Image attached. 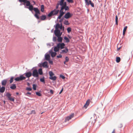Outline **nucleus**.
I'll return each mask as SVG.
<instances>
[{
  "mask_svg": "<svg viewBox=\"0 0 133 133\" xmlns=\"http://www.w3.org/2000/svg\"><path fill=\"white\" fill-rule=\"evenodd\" d=\"M34 5L31 4L30 1H28L27 3L24 6V8L28 9L30 11L33 10L35 12L34 15L35 17L37 19H39V17L38 15L40 14V11L38 8L37 7H34L33 6Z\"/></svg>",
  "mask_w": 133,
  "mask_h": 133,
  "instance_id": "1",
  "label": "nucleus"
},
{
  "mask_svg": "<svg viewBox=\"0 0 133 133\" xmlns=\"http://www.w3.org/2000/svg\"><path fill=\"white\" fill-rule=\"evenodd\" d=\"M63 39V37H62L55 36L54 35H53L52 40L55 42H56L57 41L58 43L62 42Z\"/></svg>",
  "mask_w": 133,
  "mask_h": 133,
  "instance_id": "2",
  "label": "nucleus"
},
{
  "mask_svg": "<svg viewBox=\"0 0 133 133\" xmlns=\"http://www.w3.org/2000/svg\"><path fill=\"white\" fill-rule=\"evenodd\" d=\"M64 31H62V30L57 29L56 28L54 31V34L55 35V36L61 37V36Z\"/></svg>",
  "mask_w": 133,
  "mask_h": 133,
  "instance_id": "3",
  "label": "nucleus"
},
{
  "mask_svg": "<svg viewBox=\"0 0 133 133\" xmlns=\"http://www.w3.org/2000/svg\"><path fill=\"white\" fill-rule=\"evenodd\" d=\"M36 67L33 68L31 70V71L32 70V75L35 77L37 78V79H38L39 78V76L37 71V70L35 69Z\"/></svg>",
  "mask_w": 133,
  "mask_h": 133,
  "instance_id": "4",
  "label": "nucleus"
},
{
  "mask_svg": "<svg viewBox=\"0 0 133 133\" xmlns=\"http://www.w3.org/2000/svg\"><path fill=\"white\" fill-rule=\"evenodd\" d=\"M54 27L55 28V29L57 28V29L62 30V31L64 30V27L62 23H61L60 24L58 23H57L54 25Z\"/></svg>",
  "mask_w": 133,
  "mask_h": 133,
  "instance_id": "5",
  "label": "nucleus"
},
{
  "mask_svg": "<svg viewBox=\"0 0 133 133\" xmlns=\"http://www.w3.org/2000/svg\"><path fill=\"white\" fill-rule=\"evenodd\" d=\"M6 96L7 97L9 101H10L13 102H14L15 101V99L14 97H11V94L9 92L6 93Z\"/></svg>",
  "mask_w": 133,
  "mask_h": 133,
  "instance_id": "6",
  "label": "nucleus"
},
{
  "mask_svg": "<svg viewBox=\"0 0 133 133\" xmlns=\"http://www.w3.org/2000/svg\"><path fill=\"white\" fill-rule=\"evenodd\" d=\"M26 78V77L23 76V75H21L15 78L14 79L16 82H19L23 81Z\"/></svg>",
  "mask_w": 133,
  "mask_h": 133,
  "instance_id": "7",
  "label": "nucleus"
},
{
  "mask_svg": "<svg viewBox=\"0 0 133 133\" xmlns=\"http://www.w3.org/2000/svg\"><path fill=\"white\" fill-rule=\"evenodd\" d=\"M56 44H57L56 43ZM57 44L58 45L60 49H64L65 47V44L64 43L61 42V43H57Z\"/></svg>",
  "mask_w": 133,
  "mask_h": 133,
  "instance_id": "8",
  "label": "nucleus"
},
{
  "mask_svg": "<svg viewBox=\"0 0 133 133\" xmlns=\"http://www.w3.org/2000/svg\"><path fill=\"white\" fill-rule=\"evenodd\" d=\"M72 15V14L70 13L69 12H67L65 14L64 16V17L66 19H68L71 17Z\"/></svg>",
  "mask_w": 133,
  "mask_h": 133,
  "instance_id": "9",
  "label": "nucleus"
},
{
  "mask_svg": "<svg viewBox=\"0 0 133 133\" xmlns=\"http://www.w3.org/2000/svg\"><path fill=\"white\" fill-rule=\"evenodd\" d=\"M48 52L51 55V56L52 58H54L57 54V52L53 51L52 49L49 50Z\"/></svg>",
  "mask_w": 133,
  "mask_h": 133,
  "instance_id": "10",
  "label": "nucleus"
},
{
  "mask_svg": "<svg viewBox=\"0 0 133 133\" xmlns=\"http://www.w3.org/2000/svg\"><path fill=\"white\" fill-rule=\"evenodd\" d=\"M50 59V53L48 52L46 53L44 55V60H49Z\"/></svg>",
  "mask_w": 133,
  "mask_h": 133,
  "instance_id": "11",
  "label": "nucleus"
},
{
  "mask_svg": "<svg viewBox=\"0 0 133 133\" xmlns=\"http://www.w3.org/2000/svg\"><path fill=\"white\" fill-rule=\"evenodd\" d=\"M64 49L61 50V51L60 52V54H65L68 53L69 50L67 47L65 46Z\"/></svg>",
  "mask_w": 133,
  "mask_h": 133,
  "instance_id": "12",
  "label": "nucleus"
},
{
  "mask_svg": "<svg viewBox=\"0 0 133 133\" xmlns=\"http://www.w3.org/2000/svg\"><path fill=\"white\" fill-rule=\"evenodd\" d=\"M54 49V51L56 52H59V50H60L58 45L57 44L56 46H54L51 49Z\"/></svg>",
  "mask_w": 133,
  "mask_h": 133,
  "instance_id": "13",
  "label": "nucleus"
},
{
  "mask_svg": "<svg viewBox=\"0 0 133 133\" xmlns=\"http://www.w3.org/2000/svg\"><path fill=\"white\" fill-rule=\"evenodd\" d=\"M86 5L88 6L90 5L92 7H94V4L90 0H89L86 3Z\"/></svg>",
  "mask_w": 133,
  "mask_h": 133,
  "instance_id": "14",
  "label": "nucleus"
},
{
  "mask_svg": "<svg viewBox=\"0 0 133 133\" xmlns=\"http://www.w3.org/2000/svg\"><path fill=\"white\" fill-rule=\"evenodd\" d=\"M23 75H25V76L27 78H29L31 77L32 75V73L30 71L29 72H26L25 73H24Z\"/></svg>",
  "mask_w": 133,
  "mask_h": 133,
  "instance_id": "15",
  "label": "nucleus"
},
{
  "mask_svg": "<svg viewBox=\"0 0 133 133\" xmlns=\"http://www.w3.org/2000/svg\"><path fill=\"white\" fill-rule=\"evenodd\" d=\"M43 64V67L44 68H48L49 67V66L48 65V63L46 61H45L43 63H42Z\"/></svg>",
  "mask_w": 133,
  "mask_h": 133,
  "instance_id": "16",
  "label": "nucleus"
},
{
  "mask_svg": "<svg viewBox=\"0 0 133 133\" xmlns=\"http://www.w3.org/2000/svg\"><path fill=\"white\" fill-rule=\"evenodd\" d=\"M7 79H4L2 80L1 82V85L2 86H4L6 85L7 82Z\"/></svg>",
  "mask_w": 133,
  "mask_h": 133,
  "instance_id": "17",
  "label": "nucleus"
},
{
  "mask_svg": "<svg viewBox=\"0 0 133 133\" xmlns=\"http://www.w3.org/2000/svg\"><path fill=\"white\" fill-rule=\"evenodd\" d=\"M90 99H88L86 102L85 103L84 105V107L86 109L87 108L88 106L89 105L90 102Z\"/></svg>",
  "mask_w": 133,
  "mask_h": 133,
  "instance_id": "18",
  "label": "nucleus"
},
{
  "mask_svg": "<svg viewBox=\"0 0 133 133\" xmlns=\"http://www.w3.org/2000/svg\"><path fill=\"white\" fill-rule=\"evenodd\" d=\"M5 87L4 86H2L1 87V85H0V92L1 93H3L4 92L5 90Z\"/></svg>",
  "mask_w": 133,
  "mask_h": 133,
  "instance_id": "19",
  "label": "nucleus"
},
{
  "mask_svg": "<svg viewBox=\"0 0 133 133\" xmlns=\"http://www.w3.org/2000/svg\"><path fill=\"white\" fill-rule=\"evenodd\" d=\"M63 39L64 42L66 43H68L70 41L69 39L66 36L64 37Z\"/></svg>",
  "mask_w": 133,
  "mask_h": 133,
  "instance_id": "20",
  "label": "nucleus"
},
{
  "mask_svg": "<svg viewBox=\"0 0 133 133\" xmlns=\"http://www.w3.org/2000/svg\"><path fill=\"white\" fill-rule=\"evenodd\" d=\"M59 10H56V9H54V10H52V13H53V15H57Z\"/></svg>",
  "mask_w": 133,
  "mask_h": 133,
  "instance_id": "21",
  "label": "nucleus"
},
{
  "mask_svg": "<svg viewBox=\"0 0 133 133\" xmlns=\"http://www.w3.org/2000/svg\"><path fill=\"white\" fill-rule=\"evenodd\" d=\"M37 71L38 75H42L43 74V71H42V69L40 68L38 69V70H37Z\"/></svg>",
  "mask_w": 133,
  "mask_h": 133,
  "instance_id": "22",
  "label": "nucleus"
},
{
  "mask_svg": "<svg viewBox=\"0 0 133 133\" xmlns=\"http://www.w3.org/2000/svg\"><path fill=\"white\" fill-rule=\"evenodd\" d=\"M16 88V87L15 84H12L11 85L10 88L12 90L15 89Z\"/></svg>",
  "mask_w": 133,
  "mask_h": 133,
  "instance_id": "23",
  "label": "nucleus"
},
{
  "mask_svg": "<svg viewBox=\"0 0 133 133\" xmlns=\"http://www.w3.org/2000/svg\"><path fill=\"white\" fill-rule=\"evenodd\" d=\"M46 18V16L45 15H42L40 16V19L42 21L45 20Z\"/></svg>",
  "mask_w": 133,
  "mask_h": 133,
  "instance_id": "24",
  "label": "nucleus"
},
{
  "mask_svg": "<svg viewBox=\"0 0 133 133\" xmlns=\"http://www.w3.org/2000/svg\"><path fill=\"white\" fill-rule=\"evenodd\" d=\"M57 78V77L56 76L49 77V79L53 81H55Z\"/></svg>",
  "mask_w": 133,
  "mask_h": 133,
  "instance_id": "25",
  "label": "nucleus"
},
{
  "mask_svg": "<svg viewBox=\"0 0 133 133\" xmlns=\"http://www.w3.org/2000/svg\"><path fill=\"white\" fill-rule=\"evenodd\" d=\"M40 81L41 82H42L43 84H45V82L44 77L43 76L42 78H41L40 79Z\"/></svg>",
  "mask_w": 133,
  "mask_h": 133,
  "instance_id": "26",
  "label": "nucleus"
},
{
  "mask_svg": "<svg viewBox=\"0 0 133 133\" xmlns=\"http://www.w3.org/2000/svg\"><path fill=\"white\" fill-rule=\"evenodd\" d=\"M41 90H40L39 91H36L35 94L36 95L38 96H42V94L41 93Z\"/></svg>",
  "mask_w": 133,
  "mask_h": 133,
  "instance_id": "27",
  "label": "nucleus"
},
{
  "mask_svg": "<svg viewBox=\"0 0 133 133\" xmlns=\"http://www.w3.org/2000/svg\"><path fill=\"white\" fill-rule=\"evenodd\" d=\"M32 88L34 90H36L37 87V85L36 84H32Z\"/></svg>",
  "mask_w": 133,
  "mask_h": 133,
  "instance_id": "28",
  "label": "nucleus"
},
{
  "mask_svg": "<svg viewBox=\"0 0 133 133\" xmlns=\"http://www.w3.org/2000/svg\"><path fill=\"white\" fill-rule=\"evenodd\" d=\"M15 77L14 76H11L10 77V78L9 80L10 83H11L13 82L15 78Z\"/></svg>",
  "mask_w": 133,
  "mask_h": 133,
  "instance_id": "29",
  "label": "nucleus"
},
{
  "mask_svg": "<svg viewBox=\"0 0 133 133\" xmlns=\"http://www.w3.org/2000/svg\"><path fill=\"white\" fill-rule=\"evenodd\" d=\"M60 5L61 6L62 5V4L58 1L57 3V4L56 6V8L55 9H56V10H58V8L59 5Z\"/></svg>",
  "mask_w": 133,
  "mask_h": 133,
  "instance_id": "30",
  "label": "nucleus"
},
{
  "mask_svg": "<svg viewBox=\"0 0 133 133\" xmlns=\"http://www.w3.org/2000/svg\"><path fill=\"white\" fill-rule=\"evenodd\" d=\"M41 11L43 12L44 11V5L42 4L41 5Z\"/></svg>",
  "mask_w": 133,
  "mask_h": 133,
  "instance_id": "31",
  "label": "nucleus"
},
{
  "mask_svg": "<svg viewBox=\"0 0 133 133\" xmlns=\"http://www.w3.org/2000/svg\"><path fill=\"white\" fill-rule=\"evenodd\" d=\"M18 0L19 1V2H20L21 3L22 2H23V3H22V4H23V5H24V6H25V5L27 3V2L28 1H27L26 2H25L24 1V0Z\"/></svg>",
  "mask_w": 133,
  "mask_h": 133,
  "instance_id": "32",
  "label": "nucleus"
},
{
  "mask_svg": "<svg viewBox=\"0 0 133 133\" xmlns=\"http://www.w3.org/2000/svg\"><path fill=\"white\" fill-rule=\"evenodd\" d=\"M54 16L53 15V13H52V11H51L49 13L48 15H47V16L49 17H51L52 16Z\"/></svg>",
  "mask_w": 133,
  "mask_h": 133,
  "instance_id": "33",
  "label": "nucleus"
},
{
  "mask_svg": "<svg viewBox=\"0 0 133 133\" xmlns=\"http://www.w3.org/2000/svg\"><path fill=\"white\" fill-rule=\"evenodd\" d=\"M121 61V58L119 57H117L116 58V62L117 63H119Z\"/></svg>",
  "mask_w": 133,
  "mask_h": 133,
  "instance_id": "34",
  "label": "nucleus"
},
{
  "mask_svg": "<svg viewBox=\"0 0 133 133\" xmlns=\"http://www.w3.org/2000/svg\"><path fill=\"white\" fill-rule=\"evenodd\" d=\"M50 77H51L54 76L55 75L54 74L52 71H50L49 72Z\"/></svg>",
  "mask_w": 133,
  "mask_h": 133,
  "instance_id": "35",
  "label": "nucleus"
},
{
  "mask_svg": "<svg viewBox=\"0 0 133 133\" xmlns=\"http://www.w3.org/2000/svg\"><path fill=\"white\" fill-rule=\"evenodd\" d=\"M64 9L65 11H69V7L68 6H66L64 7Z\"/></svg>",
  "mask_w": 133,
  "mask_h": 133,
  "instance_id": "36",
  "label": "nucleus"
},
{
  "mask_svg": "<svg viewBox=\"0 0 133 133\" xmlns=\"http://www.w3.org/2000/svg\"><path fill=\"white\" fill-rule=\"evenodd\" d=\"M61 4V6H63V7L67 6V3L66 2H63Z\"/></svg>",
  "mask_w": 133,
  "mask_h": 133,
  "instance_id": "37",
  "label": "nucleus"
},
{
  "mask_svg": "<svg viewBox=\"0 0 133 133\" xmlns=\"http://www.w3.org/2000/svg\"><path fill=\"white\" fill-rule=\"evenodd\" d=\"M25 89L28 91H31L32 90V89L31 87H26Z\"/></svg>",
  "mask_w": 133,
  "mask_h": 133,
  "instance_id": "38",
  "label": "nucleus"
},
{
  "mask_svg": "<svg viewBox=\"0 0 133 133\" xmlns=\"http://www.w3.org/2000/svg\"><path fill=\"white\" fill-rule=\"evenodd\" d=\"M68 32L69 33L71 31V29L70 27H68L67 29Z\"/></svg>",
  "mask_w": 133,
  "mask_h": 133,
  "instance_id": "39",
  "label": "nucleus"
},
{
  "mask_svg": "<svg viewBox=\"0 0 133 133\" xmlns=\"http://www.w3.org/2000/svg\"><path fill=\"white\" fill-rule=\"evenodd\" d=\"M64 24L66 25H69L70 23L68 21V20H65L64 22Z\"/></svg>",
  "mask_w": 133,
  "mask_h": 133,
  "instance_id": "40",
  "label": "nucleus"
},
{
  "mask_svg": "<svg viewBox=\"0 0 133 133\" xmlns=\"http://www.w3.org/2000/svg\"><path fill=\"white\" fill-rule=\"evenodd\" d=\"M59 77L63 79H64L65 78V77L64 75L62 74H60L59 75Z\"/></svg>",
  "mask_w": 133,
  "mask_h": 133,
  "instance_id": "41",
  "label": "nucleus"
},
{
  "mask_svg": "<svg viewBox=\"0 0 133 133\" xmlns=\"http://www.w3.org/2000/svg\"><path fill=\"white\" fill-rule=\"evenodd\" d=\"M69 117L68 116H67L66 117L65 120V122L67 121H69L70 119H71L70 118H69Z\"/></svg>",
  "mask_w": 133,
  "mask_h": 133,
  "instance_id": "42",
  "label": "nucleus"
},
{
  "mask_svg": "<svg viewBox=\"0 0 133 133\" xmlns=\"http://www.w3.org/2000/svg\"><path fill=\"white\" fill-rule=\"evenodd\" d=\"M47 61H48L49 63L51 64L52 65L53 64V62L52 60H50V59H49V60H47Z\"/></svg>",
  "mask_w": 133,
  "mask_h": 133,
  "instance_id": "43",
  "label": "nucleus"
},
{
  "mask_svg": "<svg viewBox=\"0 0 133 133\" xmlns=\"http://www.w3.org/2000/svg\"><path fill=\"white\" fill-rule=\"evenodd\" d=\"M61 54H59L58 55H57L56 56V57L57 58H61L62 57V55Z\"/></svg>",
  "mask_w": 133,
  "mask_h": 133,
  "instance_id": "44",
  "label": "nucleus"
},
{
  "mask_svg": "<svg viewBox=\"0 0 133 133\" xmlns=\"http://www.w3.org/2000/svg\"><path fill=\"white\" fill-rule=\"evenodd\" d=\"M74 113H72L71 114V115L68 116L69 117V118H69L71 119L74 116Z\"/></svg>",
  "mask_w": 133,
  "mask_h": 133,
  "instance_id": "45",
  "label": "nucleus"
},
{
  "mask_svg": "<svg viewBox=\"0 0 133 133\" xmlns=\"http://www.w3.org/2000/svg\"><path fill=\"white\" fill-rule=\"evenodd\" d=\"M59 14L61 16H63V15L65 13V11H59Z\"/></svg>",
  "mask_w": 133,
  "mask_h": 133,
  "instance_id": "46",
  "label": "nucleus"
},
{
  "mask_svg": "<svg viewBox=\"0 0 133 133\" xmlns=\"http://www.w3.org/2000/svg\"><path fill=\"white\" fill-rule=\"evenodd\" d=\"M60 9L59 10V11H63V10L64 9V8L63 6H61L60 7Z\"/></svg>",
  "mask_w": 133,
  "mask_h": 133,
  "instance_id": "47",
  "label": "nucleus"
},
{
  "mask_svg": "<svg viewBox=\"0 0 133 133\" xmlns=\"http://www.w3.org/2000/svg\"><path fill=\"white\" fill-rule=\"evenodd\" d=\"M25 95L28 96H29L28 95H31V93L30 92H28L26 93H25Z\"/></svg>",
  "mask_w": 133,
  "mask_h": 133,
  "instance_id": "48",
  "label": "nucleus"
},
{
  "mask_svg": "<svg viewBox=\"0 0 133 133\" xmlns=\"http://www.w3.org/2000/svg\"><path fill=\"white\" fill-rule=\"evenodd\" d=\"M66 0L69 3H72L74 2V1L73 0Z\"/></svg>",
  "mask_w": 133,
  "mask_h": 133,
  "instance_id": "49",
  "label": "nucleus"
},
{
  "mask_svg": "<svg viewBox=\"0 0 133 133\" xmlns=\"http://www.w3.org/2000/svg\"><path fill=\"white\" fill-rule=\"evenodd\" d=\"M36 112L34 110H32L31 111V112L29 114H35Z\"/></svg>",
  "mask_w": 133,
  "mask_h": 133,
  "instance_id": "50",
  "label": "nucleus"
},
{
  "mask_svg": "<svg viewBox=\"0 0 133 133\" xmlns=\"http://www.w3.org/2000/svg\"><path fill=\"white\" fill-rule=\"evenodd\" d=\"M69 59L68 57V56H66L65 57V61L68 62L69 61Z\"/></svg>",
  "mask_w": 133,
  "mask_h": 133,
  "instance_id": "51",
  "label": "nucleus"
},
{
  "mask_svg": "<svg viewBox=\"0 0 133 133\" xmlns=\"http://www.w3.org/2000/svg\"><path fill=\"white\" fill-rule=\"evenodd\" d=\"M38 65V66L40 68H41L43 66L42 63H39Z\"/></svg>",
  "mask_w": 133,
  "mask_h": 133,
  "instance_id": "52",
  "label": "nucleus"
},
{
  "mask_svg": "<svg viewBox=\"0 0 133 133\" xmlns=\"http://www.w3.org/2000/svg\"><path fill=\"white\" fill-rule=\"evenodd\" d=\"M62 16H61V15L59 14L57 17V21H58V19H60Z\"/></svg>",
  "mask_w": 133,
  "mask_h": 133,
  "instance_id": "53",
  "label": "nucleus"
},
{
  "mask_svg": "<svg viewBox=\"0 0 133 133\" xmlns=\"http://www.w3.org/2000/svg\"><path fill=\"white\" fill-rule=\"evenodd\" d=\"M128 28L127 26H126L124 27V29H123V31H126V30Z\"/></svg>",
  "mask_w": 133,
  "mask_h": 133,
  "instance_id": "54",
  "label": "nucleus"
},
{
  "mask_svg": "<svg viewBox=\"0 0 133 133\" xmlns=\"http://www.w3.org/2000/svg\"><path fill=\"white\" fill-rule=\"evenodd\" d=\"M64 18V17H63L62 18H61V19H60L59 21V22H60V23H62V22L63 19Z\"/></svg>",
  "mask_w": 133,
  "mask_h": 133,
  "instance_id": "55",
  "label": "nucleus"
},
{
  "mask_svg": "<svg viewBox=\"0 0 133 133\" xmlns=\"http://www.w3.org/2000/svg\"><path fill=\"white\" fill-rule=\"evenodd\" d=\"M50 92L51 94H52L54 93V91L52 89H50Z\"/></svg>",
  "mask_w": 133,
  "mask_h": 133,
  "instance_id": "56",
  "label": "nucleus"
},
{
  "mask_svg": "<svg viewBox=\"0 0 133 133\" xmlns=\"http://www.w3.org/2000/svg\"><path fill=\"white\" fill-rule=\"evenodd\" d=\"M63 88H62L61 90L59 92V94H61L62 93V91H63Z\"/></svg>",
  "mask_w": 133,
  "mask_h": 133,
  "instance_id": "57",
  "label": "nucleus"
},
{
  "mask_svg": "<svg viewBox=\"0 0 133 133\" xmlns=\"http://www.w3.org/2000/svg\"><path fill=\"white\" fill-rule=\"evenodd\" d=\"M125 31H123V36L122 37V38H123L124 37L125 35Z\"/></svg>",
  "mask_w": 133,
  "mask_h": 133,
  "instance_id": "58",
  "label": "nucleus"
},
{
  "mask_svg": "<svg viewBox=\"0 0 133 133\" xmlns=\"http://www.w3.org/2000/svg\"><path fill=\"white\" fill-rule=\"evenodd\" d=\"M123 126V125L122 124H120V125L118 126V127L120 128H121Z\"/></svg>",
  "mask_w": 133,
  "mask_h": 133,
  "instance_id": "59",
  "label": "nucleus"
},
{
  "mask_svg": "<svg viewBox=\"0 0 133 133\" xmlns=\"http://www.w3.org/2000/svg\"><path fill=\"white\" fill-rule=\"evenodd\" d=\"M115 24L116 25H118V20H115Z\"/></svg>",
  "mask_w": 133,
  "mask_h": 133,
  "instance_id": "60",
  "label": "nucleus"
},
{
  "mask_svg": "<svg viewBox=\"0 0 133 133\" xmlns=\"http://www.w3.org/2000/svg\"><path fill=\"white\" fill-rule=\"evenodd\" d=\"M68 38L69 39H71L72 38V37L70 35H68Z\"/></svg>",
  "mask_w": 133,
  "mask_h": 133,
  "instance_id": "61",
  "label": "nucleus"
},
{
  "mask_svg": "<svg viewBox=\"0 0 133 133\" xmlns=\"http://www.w3.org/2000/svg\"><path fill=\"white\" fill-rule=\"evenodd\" d=\"M64 0H60V1H58L59 2L62 3L63 2H64Z\"/></svg>",
  "mask_w": 133,
  "mask_h": 133,
  "instance_id": "62",
  "label": "nucleus"
},
{
  "mask_svg": "<svg viewBox=\"0 0 133 133\" xmlns=\"http://www.w3.org/2000/svg\"><path fill=\"white\" fill-rule=\"evenodd\" d=\"M121 46L119 48L117 47V51H119V50H120V49H121Z\"/></svg>",
  "mask_w": 133,
  "mask_h": 133,
  "instance_id": "63",
  "label": "nucleus"
},
{
  "mask_svg": "<svg viewBox=\"0 0 133 133\" xmlns=\"http://www.w3.org/2000/svg\"><path fill=\"white\" fill-rule=\"evenodd\" d=\"M118 20V17L117 15H116L115 16V20Z\"/></svg>",
  "mask_w": 133,
  "mask_h": 133,
  "instance_id": "64",
  "label": "nucleus"
}]
</instances>
